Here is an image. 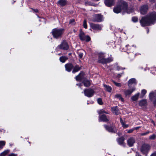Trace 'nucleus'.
Segmentation results:
<instances>
[{
  "instance_id": "nucleus-1",
  "label": "nucleus",
  "mask_w": 156,
  "mask_h": 156,
  "mask_svg": "<svg viewBox=\"0 0 156 156\" xmlns=\"http://www.w3.org/2000/svg\"><path fill=\"white\" fill-rule=\"evenodd\" d=\"M156 21V12H152L146 16L143 17L140 20V23L142 26H148L154 24Z\"/></svg>"
},
{
  "instance_id": "nucleus-2",
  "label": "nucleus",
  "mask_w": 156,
  "mask_h": 156,
  "mask_svg": "<svg viewBox=\"0 0 156 156\" xmlns=\"http://www.w3.org/2000/svg\"><path fill=\"white\" fill-rule=\"evenodd\" d=\"M105 55L103 53H100L98 54V62L104 64L110 62L113 60V58L112 57L108 58H105Z\"/></svg>"
},
{
  "instance_id": "nucleus-3",
  "label": "nucleus",
  "mask_w": 156,
  "mask_h": 156,
  "mask_svg": "<svg viewBox=\"0 0 156 156\" xmlns=\"http://www.w3.org/2000/svg\"><path fill=\"white\" fill-rule=\"evenodd\" d=\"M64 32V30L62 29L55 28L52 31V34L54 38H60Z\"/></svg>"
},
{
  "instance_id": "nucleus-4",
  "label": "nucleus",
  "mask_w": 156,
  "mask_h": 156,
  "mask_svg": "<svg viewBox=\"0 0 156 156\" xmlns=\"http://www.w3.org/2000/svg\"><path fill=\"white\" fill-rule=\"evenodd\" d=\"M127 9V5L126 3L124 2L121 5H119L115 7L113 9V11L116 13H119L122 9L124 11H126Z\"/></svg>"
},
{
  "instance_id": "nucleus-5",
  "label": "nucleus",
  "mask_w": 156,
  "mask_h": 156,
  "mask_svg": "<svg viewBox=\"0 0 156 156\" xmlns=\"http://www.w3.org/2000/svg\"><path fill=\"white\" fill-rule=\"evenodd\" d=\"M150 149V147L149 145L144 144L141 147L140 150L141 152L146 156Z\"/></svg>"
},
{
  "instance_id": "nucleus-6",
  "label": "nucleus",
  "mask_w": 156,
  "mask_h": 156,
  "mask_svg": "<svg viewBox=\"0 0 156 156\" xmlns=\"http://www.w3.org/2000/svg\"><path fill=\"white\" fill-rule=\"evenodd\" d=\"M107 68L110 71H112V70H116L119 71V70L124 69H125V68H122L118 65L116 63L110 66H107Z\"/></svg>"
},
{
  "instance_id": "nucleus-7",
  "label": "nucleus",
  "mask_w": 156,
  "mask_h": 156,
  "mask_svg": "<svg viewBox=\"0 0 156 156\" xmlns=\"http://www.w3.org/2000/svg\"><path fill=\"white\" fill-rule=\"evenodd\" d=\"M79 37L80 39L82 41H85L87 42H88L90 40V37L88 35H86L81 30L80 31Z\"/></svg>"
},
{
  "instance_id": "nucleus-8",
  "label": "nucleus",
  "mask_w": 156,
  "mask_h": 156,
  "mask_svg": "<svg viewBox=\"0 0 156 156\" xmlns=\"http://www.w3.org/2000/svg\"><path fill=\"white\" fill-rule=\"evenodd\" d=\"M83 91L84 95L88 98L92 97L94 93V90L91 88L84 89Z\"/></svg>"
},
{
  "instance_id": "nucleus-9",
  "label": "nucleus",
  "mask_w": 156,
  "mask_h": 156,
  "mask_svg": "<svg viewBox=\"0 0 156 156\" xmlns=\"http://www.w3.org/2000/svg\"><path fill=\"white\" fill-rule=\"evenodd\" d=\"M103 20V16L100 14H95L93 16L92 21L94 22H101Z\"/></svg>"
},
{
  "instance_id": "nucleus-10",
  "label": "nucleus",
  "mask_w": 156,
  "mask_h": 156,
  "mask_svg": "<svg viewBox=\"0 0 156 156\" xmlns=\"http://www.w3.org/2000/svg\"><path fill=\"white\" fill-rule=\"evenodd\" d=\"M104 126L106 129L109 132L115 133L117 132V129L114 126H108L105 125Z\"/></svg>"
},
{
  "instance_id": "nucleus-11",
  "label": "nucleus",
  "mask_w": 156,
  "mask_h": 156,
  "mask_svg": "<svg viewBox=\"0 0 156 156\" xmlns=\"http://www.w3.org/2000/svg\"><path fill=\"white\" fill-rule=\"evenodd\" d=\"M150 99L153 101V104L154 105L156 104V92H151L149 95Z\"/></svg>"
},
{
  "instance_id": "nucleus-12",
  "label": "nucleus",
  "mask_w": 156,
  "mask_h": 156,
  "mask_svg": "<svg viewBox=\"0 0 156 156\" xmlns=\"http://www.w3.org/2000/svg\"><path fill=\"white\" fill-rule=\"evenodd\" d=\"M135 90V88L133 87L131 88L126 89L124 90V93L125 96H127L131 95Z\"/></svg>"
},
{
  "instance_id": "nucleus-13",
  "label": "nucleus",
  "mask_w": 156,
  "mask_h": 156,
  "mask_svg": "<svg viewBox=\"0 0 156 156\" xmlns=\"http://www.w3.org/2000/svg\"><path fill=\"white\" fill-rule=\"evenodd\" d=\"M90 27L93 29L97 30H101L103 26L97 24L91 23L90 24Z\"/></svg>"
},
{
  "instance_id": "nucleus-14",
  "label": "nucleus",
  "mask_w": 156,
  "mask_h": 156,
  "mask_svg": "<svg viewBox=\"0 0 156 156\" xmlns=\"http://www.w3.org/2000/svg\"><path fill=\"white\" fill-rule=\"evenodd\" d=\"M59 47L60 48L64 50H67L69 48V46L66 41H64L60 45Z\"/></svg>"
},
{
  "instance_id": "nucleus-15",
  "label": "nucleus",
  "mask_w": 156,
  "mask_h": 156,
  "mask_svg": "<svg viewBox=\"0 0 156 156\" xmlns=\"http://www.w3.org/2000/svg\"><path fill=\"white\" fill-rule=\"evenodd\" d=\"M148 6L147 5H144L141 6L140 9V12L142 14H145L148 9Z\"/></svg>"
},
{
  "instance_id": "nucleus-16",
  "label": "nucleus",
  "mask_w": 156,
  "mask_h": 156,
  "mask_svg": "<svg viewBox=\"0 0 156 156\" xmlns=\"http://www.w3.org/2000/svg\"><path fill=\"white\" fill-rule=\"evenodd\" d=\"M125 48L128 53H131L132 52H133L135 50L136 46L133 45L132 46H129V45H127L126 46Z\"/></svg>"
},
{
  "instance_id": "nucleus-17",
  "label": "nucleus",
  "mask_w": 156,
  "mask_h": 156,
  "mask_svg": "<svg viewBox=\"0 0 156 156\" xmlns=\"http://www.w3.org/2000/svg\"><path fill=\"white\" fill-rule=\"evenodd\" d=\"M115 1V0H105L104 3L106 6L110 7L114 4Z\"/></svg>"
},
{
  "instance_id": "nucleus-18",
  "label": "nucleus",
  "mask_w": 156,
  "mask_h": 156,
  "mask_svg": "<svg viewBox=\"0 0 156 156\" xmlns=\"http://www.w3.org/2000/svg\"><path fill=\"white\" fill-rule=\"evenodd\" d=\"M135 142V139L133 137H130L127 140V144L130 147L132 146Z\"/></svg>"
},
{
  "instance_id": "nucleus-19",
  "label": "nucleus",
  "mask_w": 156,
  "mask_h": 156,
  "mask_svg": "<svg viewBox=\"0 0 156 156\" xmlns=\"http://www.w3.org/2000/svg\"><path fill=\"white\" fill-rule=\"evenodd\" d=\"M73 67V65L70 63H68L65 65L66 70L68 72H70Z\"/></svg>"
},
{
  "instance_id": "nucleus-20",
  "label": "nucleus",
  "mask_w": 156,
  "mask_h": 156,
  "mask_svg": "<svg viewBox=\"0 0 156 156\" xmlns=\"http://www.w3.org/2000/svg\"><path fill=\"white\" fill-rule=\"evenodd\" d=\"M108 119L106 117V115H100L99 116V121H103V122H107L108 121Z\"/></svg>"
},
{
  "instance_id": "nucleus-21",
  "label": "nucleus",
  "mask_w": 156,
  "mask_h": 156,
  "mask_svg": "<svg viewBox=\"0 0 156 156\" xmlns=\"http://www.w3.org/2000/svg\"><path fill=\"white\" fill-rule=\"evenodd\" d=\"M139 105L140 106H146L147 105V101L146 99H142L139 101Z\"/></svg>"
},
{
  "instance_id": "nucleus-22",
  "label": "nucleus",
  "mask_w": 156,
  "mask_h": 156,
  "mask_svg": "<svg viewBox=\"0 0 156 156\" xmlns=\"http://www.w3.org/2000/svg\"><path fill=\"white\" fill-rule=\"evenodd\" d=\"M137 83L136 80L134 78L130 79L128 81V86L129 87H130L131 85L132 84L136 85Z\"/></svg>"
},
{
  "instance_id": "nucleus-23",
  "label": "nucleus",
  "mask_w": 156,
  "mask_h": 156,
  "mask_svg": "<svg viewBox=\"0 0 156 156\" xmlns=\"http://www.w3.org/2000/svg\"><path fill=\"white\" fill-rule=\"evenodd\" d=\"M112 111L113 113L116 115H118L119 113L117 106H115L112 108Z\"/></svg>"
},
{
  "instance_id": "nucleus-24",
  "label": "nucleus",
  "mask_w": 156,
  "mask_h": 156,
  "mask_svg": "<svg viewBox=\"0 0 156 156\" xmlns=\"http://www.w3.org/2000/svg\"><path fill=\"white\" fill-rule=\"evenodd\" d=\"M84 73L83 72L80 73L78 75L76 76V79L78 81H81L83 77Z\"/></svg>"
},
{
  "instance_id": "nucleus-25",
  "label": "nucleus",
  "mask_w": 156,
  "mask_h": 156,
  "mask_svg": "<svg viewBox=\"0 0 156 156\" xmlns=\"http://www.w3.org/2000/svg\"><path fill=\"white\" fill-rule=\"evenodd\" d=\"M72 73H74L79 71L81 69V67L78 65H76L73 67Z\"/></svg>"
},
{
  "instance_id": "nucleus-26",
  "label": "nucleus",
  "mask_w": 156,
  "mask_h": 156,
  "mask_svg": "<svg viewBox=\"0 0 156 156\" xmlns=\"http://www.w3.org/2000/svg\"><path fill=\"white\" fill-rule=\"evenodd\" d=\"M139 95L140 93H138L132 96L131 99L133 101H136L138 99Z\"/></svg>"
},
{
  "instance_id": "nucleus-27",
  "label": "nucleus",
  "mask_w": 156,
  "mask_h": 156,
  "mask_svg": "<svg viewBox=\"0 0 156 156\" xmlns=\"http://www.w3.org/2000/svg\"><path fill=\"white\" fill-rule=\"evenodd\" d=\"M66 0H59L57 3L61 6H65L66 4Z\"/></svg>"
},
{
  "instance_id": "nucleus-28",
  "label": "nucleus",
  "mask_w": 156,
  "mask_h": 156,
  "mask_svg": "<svg viewBox=\"0 0 156 156\" xmlns=\"http://www.w3.org/2000/svg\"><path fill=\"white\" fill-rule=\"evenodd\" d=\"M83 83L84 86L86 87L89 86L90 84V81L89 80L85 79L83 81Z\"/></svg>"
},
{
  "instance_id": "nucleus-29",
  "label": "nucleus",
  "mask_w": 156,
  "mask_h": 156,
  "mask_svg": "<svg viewBox=\"0 0 156 156\" xmlns=\"http://www.w3.org/2000/svg\"><path fill=\"white\" fill-rule=\"evenodd\" d=\"M124 140L125 139L123 137L118 138L117 139L118 144L120 145H122L123 144Z\"/></svg>"
},
{
  "instance_id": "nucleus-30",
  "label": "nucleus",
  "mask_w": 156,
  "mask_h": 156,
  "mask_svg": "<svg viewBox=\"0 0 156 156\" xmlns=\"http://www.w3.org/2000/svg\"><path fill=\"white\" fill-rule=\"evenodd\" d=\"M115 97L118 98L119 100L123 102L124 101V99L122 97L120 94H117L115 95Z\"/></svg>"
},
{
  "instance_id": "nucleus-31",
  "label": "nucleus",
  "mask_w": 156,
  "mask_h": 156,
  "mask_svg": "<svg viewBox=\"0 0 156 156\" xmlns=\"http://www.w3.org/2000/svg\"><path fill=\"white\" fill-rule=\"evenodd\" d=\"M103 86L105 88L106 90L107 91L109 92H111L112 88L111 87L105 84H104Z\"/></svg>"
},
{
  "instance_id": "nucleus-32",
  "label": "nucleus",
  "mask_w": 156,
  "mask_h": 156,
  "mask_svg": "<svg viewBox=\"0 0 156 156\" xmlns=\"http://www.w3.org/2000/svg\"><path fill=\"white\" fill-rule=\"evenodd\" d=\"M68 59V58L66 56H61L59 60L61 62L64 63Z\"/></svg>"
},
{
  "instance_id": "nucleus-33",
  "label": "nucleus",
  "mask_w": 156,
  "mask_h": 156,
  "mask_svg": "<svg viewBox=\"0 0 156 156\" xmlns=\"http://www.w3.org/2000/svg\"><path fill=\"white\" fill-rule=\"evenodd\" d=\"M5 144V141H0V150L3 147Z\"/></svg>"
},
{
  "instance_id": "nucleus-34",
  "label": "nucleus",
  "mask_w": 156,
  "mask_h": 156,
  "mask_svg": "<svg viewBox=\"0 0 156 156\" xmlns=\"http://www.w3.org/2000/svg\"><path fill=\"white\" fill-rule=\"evenodd\" d=\"M9 150H6L2 152L0 156H5L9 152Z\"/></svg>"
},
{
  "instance_id": "nucleus-35",
  "label": "nucleus",
  "mask_w": 156,
  "mask_h": 156,
  "mask_svg": "<svg viewBox=\"0 0 156 156\" xmlns=\"http://www.w3.org/2000/svg\"><path fill=\"white\" fill-rule=\"evenodd\" d=\"M98 114H99L100 115L101 114L104 113H106L107 114H108V113L107 112L105 111L103 109H101L99 110H98Z\"/></svg>"
},
{
  "instance_id": "nucleus-36",
  "label": "nucleus",
  "mask_w": 156,
  "mask_h": 156,
  "mask_svg": "<svg viewBox=\"0 0 156 156\" xmlns=\"http://www.w3.org/2000/svg\"><path fill=\"white\" fill-rule=\"evenodd\" d=\"M147 92V91L145 89H143L142 90L141 92V98H143L145 94Z\"/></svg>"
},
{
  "instance_id": "nucleus-37",
  "label": "nucleus",
  "mask_w": 156,
  "mask_h": 156,
  "mask_svg": "<svg viewBox=\"0 0 156 156\" xmlns=\"http://www.w3.org/2000/svg\"><path fill=\"white\" fill-rule=\"evenodd\" d=\"M97 102L99 104L101 105H103V103L102 99L100 98L97 99Z\"/></svg>"
},
{
  "instance_id": "nucleus-38",
  "label": "nucleus",
  "mask_w": 156,
  "mask_h": 156,
  "mask_svg": "<svg viewBox=\"0 0 156 156\" xmlns=\"http://www.w3.org/2000/svg\"><path fill=\"white\" fill-rule=\"evenodd\" d=\"M112 81L117 87H120L121 86V83H117L113 80H112Z\"/></svg>"
},
{
  "instance_id": "nucleus-39",
  "label": "nucleus",
  "mask_w": 156,
  "mask_h": 156,
  "mask_svg": "<svg viewBox=\"0 0 156 156\" xmlns=\"http://www.w3.org/2000/svg\"><path fill=\"white\" fill-rule=\"evenodd\" d=\"M155 138L156 135L155 134H153L149 136V139L151 140H154Z\"/></svg>"
},
{
  "instance_id": "nucleus-40",
  "label": "nucleus",
  "mask_w": 156,
  "mask_h": 156,
  "mask_svg": "<svg viewBox=\"0 0 156 156\" xmlns=\"http://www.w3.org/2000/svg\"><path fill=\"white\" fill-rule=\"evenodd\" d=\"M69 24L72 25H74L75 24V20L74 19H72L70 20Z\"/></svg>"
},
{
  "instance_id": "nucleus-41",
  "label": "nucleus",
  "mask_w": 156,
  "mask_h": 156,
  "mask_svg": "<svg viewBox=\"0 0 156 156\" xmlns=\"http://www.w3.org/2000/svg\"><path fill=\"white\" fill-rule=\"evenodd\" d=\"M132 20L134 22H136L138 21V18L137 17H132Z\"/></svg>"
},
{
  "instance_id": "nucleus-42",
  "label": "nucleus",
  "mask_w": 156,
  "mask_h": 156,
  "mask_svg": "<svg viewBox=\"0 0 156 156\" xmlns=\"http://www.w3.org/2000/svg\"><path fill=\"white\" fill-rule=\"evenodd\" d=\"M83 27L85 29H86L87 27L86 21L85 20H84L83 21Z\"/></svg>"
},
{
  "instance_id": "nucleus-43",
  "label": "nucleus",
  "mask_w": 156,
  "mask_h": 156,
  "mask_svg": "<svg viewBox=\"0 0 156 156\" xmlns=\"http://www.w3.org/2000/svg\"><path fill=\"white\" fill-rule=\"evenodd\" d=\"M150 133V132L149 131H148L145 133H142L141 134V136H144V135H145L148 134L149 133Z\"/></svg>"
},
{
  "instance_id": "nucleus-44",
  "label": "nucleus",
  "mask_w": 156,
  "mask_h": 156,
  "mask_svg": "<svg viewBox=\"0 0 156 156\" xmlns=\"http://www.w3.org/2000/svg\"><path fill=\"white\" fill-rule=\"evenodd\" d=\"M83 53H79V56L80 58H82L83 56Z\"/></svg>"
},
{
  "instance_id": "nucleus-45",
  "label": "nucleus",
  "mask_w": 156,
  "mask_h": 156,
  "mask_svg": "<svg viewBox=\"0 0 156 156\" xmlns=\"http://www.w3.org/2000/svg\"><path fill=\"white\" fill-rule=\"evenodd\" d=\"M122 126L123 127L125 128H126L128 126V125L125 124V123H122Z\"/></svg>"
},
{
  "instance_id": "nucleus-46",
  "label": "nucleus",
  "mask_w": 156,
  "mask_h": 156,
  "mask_svg": "<svg viewBox=\"0 0 156 156\" xmlns=\"http://www.w3.org/2000/svg\"><path fill=\"white\" fill-rule=\"evenodd\" d=\"M123 73H119L117 74V77L119 78H120L121 76H122V75Z\"/></svg>"
},
{
  "instance_id": "nucleus-47",
  "label": "nucleus",
  "mask_w": 156,
  "mask_h": 156,
  "mask_svg": "<svg viewBox=\"0 0 156 156\" xmlns=\"http://www.w3.org/2000/svg\"><path fill=\"white\" fill-rule=\"evenodd\" d=\"M133 130V129H130L128 130L127 132L129 133H132Z\"/></svg>"
},
{
  "instance_id": "nucleus-48",
  "label": "nucleus",
  "mask_w": 156,
  "mask_h": 156,
  "mask_svg": "<svg viewBox=\"0 0 156 156\" xmlns=\"http://www.w3.org/2000/svg\"><path fill=\"white\" fill-rule=\"evenodd\" d=\"M17 154L14 153L10 154V156H17Z\"/></svg>"
},
{
  "instance_id": "nucleus-49",
  "label": "nucleus",
  "mask_w": 156,
  "mask_h": 156,
  "mask_svg": "<svg viewBox=\"0 0 156 156\" xmlns=\"http://www.w3.org/2000/svg\"><path fill=\"white\" fill-rule=\"evenodd\" d=\"M136 156H141V155L139 153L136 152Z\"/></svg>"
},
{
  "instance_id": "nucleus-50",
  "label": "nucleus",
  "mask_w": 156,
  "mask_h": 156,
  "mask_svg": "<svg viewBox=\"0 0 156 156\" xmlns=\"http://www.w3.org/2000/svg\"><path fill=\"white\" fill-rule=\"evenodd\" d=\"M76 85L78 86H79V87H80L81 89H82V88H81V86H82V84L81 83L77 84Z\"/></svg>"
},
{
  "instance_id": "nucleus-51",
  "label": "nucleus",
  "mask_w": 156,
  "mask_h": 156,
  "mask_svg": "<svg viewBox=\"0 0 156 156\" xmlns=\"http://www.w3.org/2000/svg\"><path fill=\"white\" fill-rule=\"evenodd\" d=\"M151 156H156V152L152 154Z\"/></svg>"
},
{
  "instance_id": "nucleus-52",
  "label": "nucleus",
  "mask_w": 156,
  "mask_h": 156,
  "mask_svg": "<svg viewBox=\"0 0 156 156\" xmlns=\"http://www.w3.org/2000/svg\"><path fill=\"white\" fill-rule=\"evenodd\" d=\"M34 11L35 12H38V10L37 9H35L34 10Z\"/></svg>"
},
{
  "instance_id": "nucleus-53",
  "label": "nucleus",
  "mask_w": 156,
  "mask_h": 156,
  "mask_svg": "<svg viewBox=\"0 0 156 156\" xmlns=\"http://www.w3.org/2000/svg\"><path fill=\"white\" fill-rule=\"evenodd\" d=\"M120 122L122 124V123H124L122 121V120L121 118H120Z\"/></svg>"
},
{
  "instance_id": "nucleus-54",
  "label": "nucleus",
  "mask_w": 156,
  "mask_h": 156,
  "mask_svg": "<svg viewBox=\"0 0 156 156\" xmlns=\"http://www.w3.org/2000/svg\"><path fill=\"white\" fill-rule=\"evenodd\" d=\"M155 2V0H151V3H153Z\"/></svg>"
},
{
  "instance_id": "nucleus-55",
  "label": "nucleus",
  "mask_w": 156,
  "mask_h": 156,
  "mask_svg": "<svg viewBox=\"0 0 156 156\" xmlns=\"http://www.w3.org/2000/svg\"><path fill=\"white\" fill-rule=\"evenodd\" d=\"M132 54H133V57H134L135 55H137V54H133V53Z\"/></svg>"
},
{
  "instance_id": "nucleus-56",
  "label": "nucleus",
  "mask_w": 156,
  "mask_h": 156,
  "mask_svg": "<svg viewBox=\"0 0 156 156\" xmlns=\"http://www.w3.org/2000/svg\"><path fill=\"white\" fill-rule=\"evenodd\" d=\"M148 32H149V30H148V29H147V33H148Z\"/></svg>"
},
{
  "instance_id": "nucleus-57",
  "label": "nucleus",
  "mask_w": 156,
  "mask_h": 156,
  "mask_svg": "<svg viewBox=\"0 0 156 156\" xmlns=\"http://www.w3.org/2000/svg\"><path fill=\"white\" fill-rule=\"evenodd\" d=\"M68 55H71V53H69Z\"/></svg>"
},
{
  "instance_id": "nucleus-58",
  "label": "nucleus",
  "mask_w": 156,
  "mask_h": 156,
  "mask_svg": "<svg viewBox=\"0 0 156 156\" xmlns=\"http://www.w3.org/2000/svg\"><path fill=\"white\" fill-rule=\"evenodd\" d=\"M58 55H61V53H59V54H58Z\"/></svg>"
},
{
  "instance_id": "nucleus-59",
  "label": "nucleus",
  "mask_w": 156,
  "mask_h": 156,
  "mask_svg": "<svg viewBox=\"0 0 156 156\" xmlns=\"http://www.w3.org/2000/svg\"><path fill=\"white\" fill-rule=\"evenodd\" d=\"M139 128V127H136V129H138Z\"/></svg>"
},
{
  "instance_id": "nucleus-60",
  "label": "nucleus",
  "mask_w": 156,
  "mask_h": 156,
  "mask_svg": "<svg viewBox=\"0 0 156 156\" xmlns=\"http://www.w3.org/2000/svg\"><path fill=\"white\" fill-rule=\"evenodd\" d=\"M37 17H38V18H39V16H38V15H37Z\"/></svg>"
},
{
  "instance_id": "nucleus-61",
  "label": "nucleus",
  "mask_w": 156,
  "mask_h": 156,
  "mask_svg": "<svg viewBox=\"0 0 156 156\" xmlns=\"http://www.w3.org/2000/svg\"><path fill=\"white\" fill-rule=\"evenodd\" d=\"M42 19H43V20H44V19L43 18H42Z\"/></svg>"
},
{
  "instance_id": "nucleus-62",
  "label": "nucleus",
  "mask_w": 156,
  "mask_h": 156,
  "mask_svg": "<svg viewBox=\"0 0 156 156\" xmlns=\"http://www.w3.org/2000/svg\"><path fill=\"white\" fill-rule=\"evenodd\" d=\"M139 1H141V0H138Z\"/></svg>"
},
{
  "instance_id": "nucleus-63",
  "label": "nucleus",
  "mask_w": 156,
  "mask_h": 156,
  "mask_svg": "<svg viewBox=\"0 0 156 156\" xmlns=\"http://www.w3.org/2000/svg\"><path fill=\"white\" fill-rule=\"evenodd\" d=\"M146 70V68L145 69V70Z\"/></svg>"
},
{
  "instance_id": "nucleus-64",
  "label": "nucleus",
  "mask_w": 156,
  "mask_h": 156,
  "mask_svg": "<svg viewBox=\"0 0 156 156\" xmlns=\"http://www.w3.org/2000/svg\"><path fill=\"white\" fill-rule=\"evenodd\" d=\"M155 117H156V115H155Z\"/></svg>"
}]
</instances>
